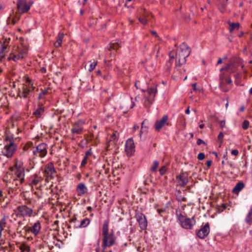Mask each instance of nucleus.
Instances as JSON below:
<instances>
[{
    "label": "nucleus",
    "instance_id": "obj_1",
    "mask_svg": "<svg viewBox=\"0 0 252 252\" xmlns=\"http://www.w3.org/2000/svg\"><path fill=\"white\" fill-rule=\"evenodd\" d=\"M180 51L177 50L176 53V57L178 58V60L176 62V68L185 63L186 58L189 56L190 53L189 47L185 42L180 45Z\"/></svg>",
    "mask_w": 252,
    "mask_h": 252
},
{
    "label": "nucleus",
    "instance_id": "obj_2",
    "mask_svg": "<svg viewBox=\"0 0 252 252\" xmlns=\"http://www.w3.org/2000/svg\"><path fill=\"white\" fill-rule=\"evenodd\" d=\"M176 215L178 222L181 226L184 229H191L196 223L194 217H192L191 218H187V217L183 216L179 211H176Z\"/></svg>",
    "mask_w": 252,
    "mask_h": 252
},
{
    "label": "nucleus",
    "instance_id": "obj_3",
    "mask_svg": "<svg viewBox=\"0 0 252 252\" xmlns=\"http://www.w3.org/2000/svg\"><path fill=\"white\" fill-rule=\"evenodd\" d=\"M14 211L17 216L22 217H31L33 214L32 209L27 207L26 205H22L17 207Z\"/></svg>",
    "mask_w": 252,
    "mask_h": 252
},
{
    "label": "nucleus",
    "instance_id": "obj_4",
    "mask_svg": "<svg viewBox=\"0 0 252 252\" xmlns=\"http://www.w3.org/2000/svg\"><path fill=\"white\" fill-rule=\"evenodd\" d=\"M16 147V144L13 141L10 140V143L6 145L2 151L3 155L7 158H11L13 156Z\"/></svg>",
    "mask_w": 252,
    "mask_h": 252
},
{
    "label": "nucleus",
    "instance_id": "obj_5",
    "mask_svg": "<svg viewBox=\"0 0 252 252\" xmlns=\"http://www.w3.org/2000/svg\"><path fill=\"white\" fill-rule=\"evenodd\" d=\"M115 241L113 233L107 234L103 237L102 239V251L105 252V250L107 247H110L115 244Z\"/></svg>",
    "mask_w": 252,
    "mask_h": 252
},
{
    "label": "nucleus",
    "instance_id": "obj_6",
    "mask_svg": "<svg viewBox=\"0 0 252 252\" xmlns=\"http://www.w3.org/2000/svg\"><path fill=\"white\" fill-rule=\"evenodd\" d=\"M47 145L44 143H42L37 146L32 152L34 155L40 158H43L47 155Z\"/></svg>",
    "mask_w": 252,
    "mask_h": 252
},
{
    "label": "nucleus",
    "instance_id": "obj_7",
    "mask_svg": "<svg viewBox=\"0 0 252 252\" xmlns=\"http://www.w3.org/2000/svg\"><path fill=\"white\" fill-rule=\"evenodd\" d=\"M168 117L167 115H164L161 119L157 120L154 125V128L157 131H159L164 126L169 125L168 122Z\"/></svg>",
    "mask_w": 252,
    "mask_h": 252
},
{
    "label": "nucleus",
    "instance_id": "obj_8",
    "mask_svg": "<svg viewBox=\"0 0 252 252\" xmlns=\"http://www.w3.org/2000/svg\"><path fill=\"white\" fill-rule=\"evenodd\" d=\"M17 5L20 14L26 13L30 9V5L27 4V0H18Z\"/></svg>",
    "mask_w": 252,
    "mask_h": 252
},
{
    "label": "nucleus",
    "instance_id": "obj_9",
    "mask_svg": "<svg viewBox=\"0 0 252 252\" xmlns=\"http://www.w3.org/2000/svg\"><path fill=\"white\" fill-rule=\"evenodd\" d=\"M84 124V122L82 120H79L74 123L71 129V133L73 134H81L83 132V126Z\"/></svg>",
    "mask_w": 252,
    "mask_h": 252
},
{
    "label": "nucleus",
    "instance_id": "obj_10",
    "mask_svg": "<svg viewBox=\"0 0 252 252\" xmlns=\"http://www.w3.org/2000/svg\"><path fill=\"white\" fill-rule=\"evenodd\" d=\"M210 232L209 223H206L197 232V236L200 239H204L208 236Z\"/></svg>",
    "mask_w": 252,
    "mask_h": 252
},
{
    "label": "nucleus",
    "instance_id": "obj_11",
    "mask_svg": "<svg viewBox=\"0 0 252 252\" xmlns=\"http://www.w3.org/2000/svg\"><path fill=\"white\" fill-rule=\"evenodd\" d=\"M188 176L187 172H183L176 176L177 180L181 187H184L187 185L189 182Z\"/></svg>",
    "mask_w": 252,
    "mask_h": 252
},
{
    "label": "nucleus",
    "instance_id": "obj_12",
    "mask_svg": "<svg viewBox=\"0 0 252 252\" xmlns=\"http://www.w3.org/2000/svg\"><path fill=\"white\" fill-rule=\"evenodd\" d=\"M136 218L140 228L142 230L146 229L147 226V221L145 215L140 213L136 215Z\"/></svg>",
    "mask_w": 252,
    "mask_h": 252
},
{
    "label": "nucleus",
    "instance_id": "obj_13",
    "mask_svg": "<svg viewBox=\"0 0 252 252\" xmlns=\"http://www.w3.org/2000/svg\"><path fill=\"white\" fill-rule=\"evenodd\" d=\"M41 229V224L39 221H36L32 226L29 227L27 228V231L26 232H32L34 236H37Z\"/></svg>",
    "mask_w": 252,
    "mask_h": 252
},
{
    "label": "nucleus",
    "instance_id": "obj_14",
    "mask_svg": "<svg viewBox=\"0 0 252 252\" xmlns=\"http://www.w3.org/2000/svg\"><path fill=\"white\" fill-rule=\"evenodd\" d=\"M55 173L56 171L52 163H49L45 166L44 173L47 177L52 178Z\"/></svg>",
    "mask_w": 252,
    "mask_h": 252
},
{
    "label": "nucleus",
    "instance_id": "obj_15",
    "mask_svg": "<svg viewBox=\"0 0 252 252\" xmlns=\"http://www.w3.org/2000/svg\"><path fill=\"white\" fill-rule=\"evenodd\" d=\"M126 150L128 153H132L134 151L135 145L132 138H129L126 142Z\"/></svg>",
    "mask_w": 252,
    "mask_h": 252
},
{
    "label": "nucleus",
    "instance_id": "obj_16",
    "mask_svg": "<svg viewBox=\"0 0 252 252\" xmlns=\"http://www.w3.org/2000/svg\"><path fill=\"white\" fill-rule=\"evenodd\" d=\"M32 90L29 87H27L24 85L22 92L20 93L19 96L24 98H29L30 95L32 94Z\"/></svg>",
    "mask_w": 252,
    "mask_h": 252
},
{
    "label": "nucleus",
    "instance_id": "obj_17",
    "mask_svg": "<svg viewBox=\"0 0 252 252\" xmlns=\"http://www.w3.org/2000/svg\"><path fill=\"white\" fill-rule=\"evenodd\" d=\"M77 191L78 195L81 196L85 194L88 191V189L84 183H80L77 185Z\"/></svg>",
    "mask_w": 252,
    "mask_h": 252
},
{
    "label": "nucleus",
    "instance_id": "obj_18",
    "mask_svg": "<svg viewBox=\"0 0 252 252\" xmlns=\"http://www.w3.org/2000/svg\"><path fill=\"white\" fill-rule=\"evenodd\" d=\"M16 175L17 176V178L14 180L15 182V184L16 186H18V184L17 182H18L20 184H21L24 180V172L21 171H17L16 173Z\"/></svg>",
    "mask_w": 252,
    "mask_h": 252
},
{
    "label": "nucleus",
    "instance_id": "obj_19",
    "mask_svg": "<svg viewBox=\"0 0 252 252\" xmlns=\"http://www.w3.org/2000/svg\"><path fill=\"white\" fill-rule=\"evenodd\" d=\"M24 55L23 53H21L18 54H10L9 57L8 58L9 61L12 60L15 62L17 61L20 59L24 58Z\"/></svg>",
    "mask_w": 252,
    "mask_h": 252
},
{
    "label": "nucleus",
    "instance_id": "obj_20",
    "mask_svg": "<svg viewBox=\"0 0 252 252\" xmlns=\"http://www.w3.org/2000/svg\"><path fill=\"white\" fill-rule=\"evenodd\" d=\"M90 222V220L88 218H86V219L83 220H81L80 224H75L74 225V227L75 228L85 227L89 225Z\"/></svg>",
    "mask_w": 252,
    "mask_h": 252
},
{
    "label": "nucleus",
    "instance_id": "obj_21",
    "mask_svg": "<svg viewBox=\"0 0 252 252\" xmlns=\"http://www.w3.org/2000/svg\"><path fill=\"white\" fill-rule=\"evenodd\" d=\"M244 187V184L240 182L238 183L235 187L233 189L232 191L235 194H238Z\"/></svg>",
    "mask_w": 252,
    "mask_h": 252
},
{
    "label": "nucleus",
    "instance_id": "obj_22",
    "mask_svg": "<svg viewBox=\"0 0 252 252\" xmlns=\"http://www.w3.org/2000/svg\"><path fill=\"white\" fill-rule=\"evenodd\" d=\"M5 44V42L1 45L0 48V61H2V60L5 57V53L7 52L6 50L7 49V45Z\"/></svg>",
    "mask_w": 252,
    "mask_h": 252
},
{
    "label": "nucleus",
    "instance_id": "obj_23",
    "mask_svg": "<svg viewBox=\"0 0 252 252\" xmlns=\"http://www.w3.org/2000/svg\"><path fill=\"white\" fill-rule=\"evenodd\" d=\"M220 84L219 87L221 89V90L224 92H227L228 91V89L225 88V83L224 82V77L223 75L222 74H220Z\"/></svg>",
    "mask_w": 252,
    "mask_h": 252
},
{
    "label": "nucleus",
    "instance_id": "obj_24",
    "mask_svg": "<svg viewBox=\"0 0 252 252\" xmlns=\"http://www.w3.org/2000/svg\"><path fill=\"white\" fill-rule=\"evenodd\" d=\"M229 24V31L230 33H232L234 30H237L240 27V24L239 23H231L228 22Z\"/></svg>",
    "mask_w": 252,
    "mask_h": 252
},
{
    "label": "nucleus",
    "instance_id": "obj_25",
    "mask_svg": "<svg viewBox=\"0 0 252 252\" xmlns=\"http://www.w3.org/2000/svg\"><path fill=\"white\" fill-rule=\"evenodd\" d=\"M109 221L105 220L102 226V235L103 237L109 234L108 233Z\"/></svg>",
    "mask_w": 252,
    "mask_h": 252
},
{
    "label": "nucleus",
    "instance_id": "obj_26",
    "mask_svg": "<svg viewBox=\"0 0 252 252\" xmlns=\"http://www.w3.org/2000/svg\"><path fill=\"white\" fill-rule=\"evenodd\" d=\"M121 46L120 43L118 41H115L111 43L108 48V49L110 51H112V50H117Z\"/></svg>",
    "mask_w": 252,
    "mask_h": 252
},
{
    "label": "nucleus",
    "instance_id": "obj_27",
    "mask_svg": "<svg viewBox=\"0 0 252 252\" xmlns=\"http://www.w3.org/2000/svg\"><path fill=\"white\" fill-rule=\"evenodd\" d=\"M245 220L247 223L251 224L252 223V207L248 212L246 217Z\"/></svg>",
    "mask_w": 252,
    "mask_h": 252
},
{
    "label": "nucleus",
    "instance_id": "obj_28",
    "mask_svg": "<svg viewBox=\"0 0 252 252\" xmlns=\"http://www.w3.org/2000/svg\"><path fill=\"white\" fill-rule=\"evenodd\" d=\"M147 92L148 93V94L150 95L151 97H152V94H154V98L157 92V90L156 87L153 86L149 88L147 90Z\"/></svg>",
    "mask_w": 252,
    "mask_h": 252
},
{
    "label": "nucleus",
    "instance_id": "obj_29",
    "mask_svg": "<svg viewBox=\"0 0 252 252\" xmlns=\"http://www.w3.org/2000/svg\"><path fill=\"white\" fill-rule=\"evenodd\" d=\"M228 71H230L231 73L234 72L236 70L237 64L234 63H231L227 64Z\"/></svg>",
    "mask_w": 252,
    "mask_h": 252
},
{
    "label": "nucleus",
    "instance_id": "obj_30",
    "mask_svg": "<svg viewBox=\"0 0 252 252\" xmlns=\"http://www.w3.org/2000/svg\"><path fill=\"white\" fill-rule=\"evenodd\" d=\"M6 219L5 218H2L0 220V232L1 233L2 231L5 227L6 225Z\"/></svg>",
    "mask_w": 252,
    "mask_h": 252
},
{
    "label": "nucleus",
    "instance_id": "obj_31",
    "mask_svg": "<svg viewBox=\"0 0 252 252\" xmlns=\"http://www.w3.org/2000/svg\"><path fill=\"white\" fill-rule=\"evenodd\" d=\"M153 103V98L151 96L147 97L144 102V105L146 107H149Z\"/></svg>",
    "mask_w": 252,
    "mask_h": 252
},
{
    "label": "nucleus",
    "instance_id": "obj_32",
    "mask_svg": "<svg viewBox=\"0 0 252 252\" xmlns=\"http://www.w3.org/2000/svg\"><path fill=\"white\" fill-rule=\"evenodd\" d=\"M44 111V108L42 107H40L38 108L35 112L33 113V115H35L36 117H40L42 114V113Z\"/></svg>",
    "mask_w": 252,
    "mask_h": 252
},
{
    "label": "nucleus",
    "instance_id": "obj_33",
    "mask_svg": "<svg viewBox=\"0 0 252 252\" xmlns=\"http://www.w3.org/2000/svg\"><path fill=\"white\" fill-rule=\"evenodd\" d=\"M20 249L21 250V252H29L30 251V247L24 244L21 245Z\"/></svg>",
    "mask_w": 252,
    "mask_h": 252
},
{
    "label": "nucleus",
    "instance_id": "obj_34",
    "mask_svg": "<svg viewBox=\"0 0 252 252\" xmlns=\"http://www.w3.org/2000/svg\"><path fill=\"white\" fill-rule=\"evenodd\" d=\"M147 122H148V121L146 120H145L142 123V124H141L142 127H141V130L140 134V136H141V134L142 133H143V132L146 133L147 132V128L146 126H144V125Z\"/></svg>",
    "mask_w": 252,
    "mask_h": 252
},
{
    "label": "nucleus",
    "instance_id": "obj_35",
    "mask_svg": "<svg viewBox=\"0 0 252 252\" xmlns=\"http://www.w3.org/2000/svg\"><path fill=\"white\" fill-rule=\"evenodd\" d=\"M50 90L49 88H47L46 90H42V92L39 94L38 99H40L44 97V95L48 93V91Z\"/></svg>",
    "mask_w": 252,
    "mask_h": 252
},
{
    "label": "nucleus",
    "instance_id": "obj_36",
    "mask_svg": "<svg viewBox=\"0 0 252 252\" xmlns=\"http://www.w3.org/2000/svg\"><path fill=\"white\" fill-rule=\"evenodd\" d=\"M26 83L27 84L24 85V86L27 87H29V88L31 89L32 91L35 88V87L33 86V83H32L31 80H30L29 79H28Z\"/></svg>",
    "mask_w": 252,
    "mask_h": 252
},
{
    "label": "nucleus",
    "instance_id": "obj_37",
    "mask_svg": "<svg viewBox=\"0 0 252 252\" xmlns=\"http://www.w3.org/2000/svg\"><path fill=\"white\" fill-rule=\"evenodd\" d=\"M158 165H159V162L157 160H155L153 162V165L151 168V170L153 172L156 171L157 168L158 166Z\"/></svg>",
    "mask_w": 252,
    "mask_h": 252
},
{
    "label": "nucleus",
    "instance_id": "obj_38",
    "mask_svg": "<svg viewBox=\"0 0 252 252\" xmlns=\"http://www.w3.org/2000/svg\"><path fill=\"white\" fill-rule=\"evenodd\" d=\"M90 62H91V63L90 64V67H89V71L90 72H91V71H92L94 69V68H95V66L96 65L97 62H96L94 60L93 62H92L91 61Z\"/></svg>",
    "mask_w": 252,
    "mask_h": 252
},
{
    "label": "nucleus",
    "instance_id": "obj_39",
    "mask_svg": "<svg viewBox=\"0 0 252 252\" xmlns=\"http://www.w3.org/2000/svg\"><path fill=\"white\" fill-rule=\"evenodd\" d=\"M226 0L224 1H222L220 2V10L221 11V12H223L224 10L225 9V8H226V6H227V3H226Z\"/></svg>",
    "mask_w": 252,
    "mask_h": 252
},
{
    "label": "nucleus",
    "instance_id": "obj_40",
    "mask_svg": "<svg viewBox=\"0 0 252 252\" xmlns=\"http://www.w3.org/2000/svg\"><path fill=\"white\" fill-rule=\"evenodd\" d=\"M250 123L247 120H245L242 124V127L244 129H247L249 126Z\"/></svg>",
    "mask_w": 252,
    "mask_h": 252
},
{
    "label": "nucleus",
    "instance_id": "obj_41",
    "mask_svg": "<svg viewBox=\"0 0 252 252\" xmlns=\"http://www.w3.org/2000/svg\"><path fill=\"white\" fill-rule=\"evenodd\" d=\"M26 220L25 219L23 220V221H20L18 222L19 227H20L21 225H23V229H24L26 231H27V228L26 227L25 225V222Z\"/></svg>",
    "mask_w": 252,
    "mask_h": 252
},
{
    "label": "nucleus",
    "instance_id": "obj_42",
    "mask_svg": "<svg viewBox=\"0 0 252 252\" xmlns=\"http://www.w3.org/2000/svg\"><path fill=\"white\" fill-rule=\"evenodd\" d=\"M138 19H139V22L144 25L146 24L147 23L148 20L146 18L145 16H144V17H143V18L140 17V18H139Z\"/></svg>",
    "mask_w": 252,
    "mask_h": 252
},
{
    "label": "nucleus",
    "instance_id": "obj_43",
    "mask_svg": "<svg viewBox=\"0 0 252 252\" xmlns=\"http://www.w3.org/2000/svg\"><path fill=\"white\" fill-rule=\"evenodd\" d=\"M223 75V77H224V83H226L227 84H231L232 81V80L230 78H225V75L222 73Z\"/></svg>",
    "mask_w": 252,
    "mask_h": 252
},
{
    "label": "nucleus",
    "instance_id": "obj_44",
    "mask_svg": "<svg viewBox=\"0 0 252 252\" xmlns=\"http://www.w3.org/2000/svg\"><path fill=\"white\" fill-rule=\"evenodd\" d=\"M159 171L161 175H164L166 171L165 166H163L161 168H160V169L159 170Z\"/></svg>",
    "mask_w": 252,
    "mask_h": 252
},
{
    "label": "nucleus",
    "instance_id": "obj_45",
    "mask_svg": "<svg viewBox=\"0 0 252 252\" xmlns=\"http://www.w3.org/2000/svg\"><path fill=\"white\" fill-rule=\"evenodd\" d=\"M39 182V179L37 177H35L34 179H33L32 181V184L35 186L38 184Z\"/></svg>",
    "mask_w": 252,
    "mask_h": 252
},
{
    "label": "nucleus",
    "instance_id": "obj_46",
    "mask_svg": "<svg viewBox=\"0 0 252 252\" xmlns=\"http://www.w3.org/2000/svg\"><path fill=\"white\" fill-rule=\"evenodd\" d=\"M62 43V41L57 40L54 43V45L56 47H59L61 46Z\"/></svg>",
    "mask_w": 252,
    "mask_h": 252
},
{
    "label": "nucleus",
    "instance_id": "obj_47",
    "mask_svg": "<svg viewBox=\"0 0 252 252\" xmlns=\"http://www.w3.org/2000/svg\"><path fill=\"white\" fill-rule=\"evenodd\" d=\"M101 77L103 78L104 80H109L111 78V76L109 74H102Z\"/></svg>",
    "mask_w": 252,
    "mask_h": 252
},
{
    "label": "nucleus",
    "instance_id": "obj_48",
    "mask_svg": "<svg viewBox=\"0 0 252 252\" xmlns=\"http://www.w3.org/2000/svg\"><path fill=\"white\" fill-rule=\"evenodd\" d=\"M63 37L64 34L62 32H59L57 37V39L62 41V39L63 38Z\"/></svg>",
    "mask_w": 252,
    "mask_h": 252
},
{
    "label": "nucleus",
    "instance_id": "obj_49",
    "mask_svg": "<svg viewBox=\"0 0 252 252\" xmlns=\"http://www.w3.org/2000/svg\"><path fill=\"white\" fill-rule=\"evenodd\" d=\"M205 158V155L203 153H200L198 155L197 158L199 160H202Z\"/></svg>",
    "mask_w": 252,
    "mask_h": 252
},
{
    "label": "nucleus",
    "instance_id": "obj_50",
    "mask_svg": "<svg viewBox=\"0 0 252 252\" xmlns=\"http://www.w3.org/2000/svg\"><path fill=\"white\" fill-rule=\"evenodd\" d=\"M223 134L222 132H220L219 135L218 136V139L219 140L222 141L223 138Z\"/></svg>",
    "mask_w": 252,
    "mask_h": 252
},
{
    "label": "nucleus",
    "instance_id": "obj_51",
    "mask_svg": "<svg viewBox=\"0 0 252 252\" xmlns=\"http://www.w3.org/2000/svg\"><path fill=\"white\" fill-rule=\"evenodd\" d=\"M92 155V151L91 149H90L89 150L86 151L85 153V157H86V158H88V157Z\"/></svg>",
    "mask_w": 252,
    "mask_h": 252
},
{
    "label": "nucleus",
    "instance_id": "obj_52",
    "mask_svg": "<svg viewBox=\"0 0 252 252\" xmlns=\"http://www.w3.org/2000/svg\"><path fill=\"white\" fill-rule=\"evenodd\" d=\"M220 126L221 128H223L225 127V122L224 120L220 121Z\"/></svg>",
    "mask_w": 252,
    "mask_h": 252
},
{
    "label": "nucleus",
    "instance_id": "obj_53",
    "mask_svg": "<svg viewBox=\"0 0 252 252\" xmlns=\"http://www.w3.org/2000/svg\"><path fill=\"white\" fill-rule=\"evenodd\" d=\"M201 144H206V143L205 141H204L203 140H202V139H198L197 141V144L198 145H201Z\"/></svg>",
    "mask_w": 252,
    "mask_h": 252
},
{
    "label": "nucleus",
    "instance_id": "obj_54",
    "mask_svg": "<svg viewBox=\"0 0 252 252\" xmlns=\"http://www.w3.org/2000/svg\"><path fill=\"white\" fill-rule=\"evenodd\" d=\"M87 160V158H86V157H84L83 160L81 161V166H83L86 164Z\"/></svg>",
    "mask_w": 252,
    "mask_h": 252
},
{
    "label": "nucleus",
    "instance_id": "obj_55",
    "mask_svg": "<svg viewBox=\"0 0 252 252\" xmlns=\"http://www.w3.org/2000/svg\"><path fill=\"white\" fill-rule=\"evenodd\" d=\"M231 153L232 155L237 156H238V155L239 154V152L237 150L235 149V150H233L231 151Z\"/></svg>",
    "mask_w": 252,
    "mask_h": 252
},
{
    "label": "nucleus",
    "instance_id": "obj_56",
    "mask_svg": "<svg viewBox=\"0 0 252 252\" xmlns=\"http://www.w3.org/2000/svg\"><path fill=\"white\" fill-rule=\"evenodd\" d=\"M229 66H227V65L224 67H222L220 69V71H223V70H225V71H228V67Z\"/></svg>",
    "mask_w": 252,
    "mask_h": 252
},
{
    "label": "nucleus",
    "instance_id": "obj_57",
    "mask_svg": "<svg viewBox=\"0 0 252 252\" xmlns=\"http://www.w3.org/2000/svg\"><path fill=\"white\" fill-rule=\"evenodd\" d=\"M131 1H132V0H126V3L125 4V6L126 7H127V8H129L130 7H131V5H128V2H130Z\"/></svg>",
    "mask_w": 252,
    "mask_h": 252
},
{
    "label": "nucleus",
    "instance_id": "obj_58",
    "mask_svg": "<svg viewBox=\"0 0 252 252\" xmlns=\"http://www.w3.org/2000/svg\"><path fill=\"white\" fill-rule=\"evenodd\" d=\"M172 53V52L171 51L170 54H169V57H170L169 62H171V60H173V59H174L175 58L174 56L171 55Z\"/></svg>",
    "mask_w": 252,
    "mask_h": 252
},
{
    "label": "nucleus",
    "instance_id": "obj_59",
    "mask_svg": "<svg viewBox=\"0 0 252 252\" xmlns=\"http://www.w3.org/2000/svg\"><path fill=\"white\" fill-rule=\"evenodd\" d=\"M165 211V209H158V212L159 214L161 215V214Z\"/></svg>",
    "mask_w": 252,
    "mask_h": 252
},
{
    "label": "nucleus",
    "instance_id": "obj_60",
    "mask_svg": "<svg viewBox=\"0 0 252 252\" xmlns=\"http://www.w3.org/2000/svg\"><path fill=\"white\" fill-rule=\"evenodd\" d=\"M212 161L211 160H208L206 163V165L208 167H209L211 166L212 164Z\"/></svg>",
    "mask_w": 252,
    "mask_h": 252
},
{
    "label": "nucleus",
    "instance_id": "obj_61",
    "mask_svg": "<svg viewBox=\"0 0 252 252\" xmlns=\"http://www.w3.org/2000/svg\"><path fill=\"white\" fill-rule=\"evenodd\" d=\"M76 221H77V218L76 217H74L70 220V222L75 223Z\"/></svg>",
    "mask_w": 252,
    "mask_h": 252
},
{
    "label": "nucleus",
    "instance_id": "obj_62",
    "mask_svg": "<svg viewBox=\"0 0 252 252\" xmlns=\"http://www.w3.org/2000/svg\"><path fill=\"white\" fill-rule=\"evenodd\" d=\"M151 33L153 35H155L156 36V37H158V35L157 34V33L156 31H152L151 32Z\"/></svg>",
    "mask_w": 252,
    "mask_h": 252
},
{
    "label": "nucleus",
    "instance_id": "obj_63",
    "mask_svg": "<svg viewBox=\"0 0 252 252\" xmlns=\"http://www.w3.org/2000/svg\"><path fill=\"white\" fill-rule=\"evenodd\" d=\"M222 209H219V211H220L222 212V211H223V210L226 208V206H225V205H224V204H222Z\"/></svg>",
    "mask_w": 252,
    "mask_h": 252
},
{
    "label": "nucleus",
    "instance_id": "obj_64",
    "mask_svg": "<svg viewBox=\"0 0 252 252\" xmlns=\"http://www.w3.org/2000/svg\"><path fill=\"white\" fill-rule=\"evenodd\" d=\"M31 200L30 199H27V201L26 202V203L27 204H31Z\"/></svg>",
    "mask_w": 252,
    "mask_h": 252
}]
</instances>
